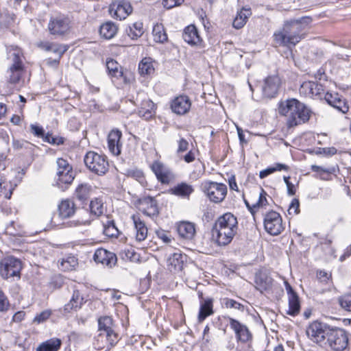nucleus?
I'll return each instance as SVG.
<instances>
[{
	"instance_id": "f3484780",
	"label": "nucleus",
	"mask_w": 351,
	"mask_h": 351,
	"mask_svg": "<svg viewBox=\"0 0 351 351\" xmlns=\"http://www.w3.org/2000/svg\"><path fill=\"white\" fill-rule=\"evenodd\" d=\"M285 286L288 295L289 309L287 313L291 316H296L300 311V304L297 293L287 281H285Z\"/></svg>"
},
{
	"instance_id": "a878e982",
	"label": "nucleus",
	"mask_w": 351,
	"mask_h": 351,
	"mask_svg": "<svg viewBox=\"0 0 351 351\" xmlns=\"http://www.w3.org/2000/svg\"><path fill=\"white\" fill-rule=\"evenodd\" d=\"M106 67L108 71V74L113 78L120 80L123 83H128V80L125 74L119 64L113 60H110L106 62Z\"/></svg>"
},
{
	"instance_id": "864d4df0",
	"label": "nucleus",
	"mask_w": 351,
	"mask_h": 351,
	"mask_svg": "<svg viewBox=\"0 0 351 351\" xmlns=\"http://www.w3.org/2000/svg\"><path fill=\"white\" fill-rule=\"evenodd\" d=\"M107 341L111 346H114L119 341L118 335L114 331V330H109L105 332Z\"/></svg>"
},
{
	"instance_id": "4c0bfd02",
	"label": "nucleus",
	"mask_w": 351,
	"mask_h": 351,
	"mask_svg": "<svg viewBox=\"0 0 351 351\" xmlns=\"http://www.w3.org/2000/svg\"><path fill=\"white\" fill-rule=\"evenodd\" d=\"M128 35L133 40L141 37L143 33V25L141 21H137L129 26L126 30Z\"/></svg>"
},
{
	"instance_id": "0eeeda50",
	"label": "nucleus",
	"mask_w": 351,
	"mask_h": 351,
	"mask_svg": "<svg viewBox=\"0 0 351 351\" xmlns=\"http://www.w3.org/2000/svg\"><path fill=\"white\" fill-rule=\"evenodd\" d=\"M56 184L58 187L62 188L63 184H71L75 176L73 167L69 162L62 158L57 159Z\"/></svg>"
},
{
	"instance_id": "1a4fd4ad",
	"label": "nucleus",
	"mask_w": 351,
	"mask_h": 351,
	"mask_svg": "<svg viewBox=\"0 0 351 351\" xmlns=\"http://www.w3.org/2000/svg\"><path fill=\"white\" fill-rule=\"evenodd\" d=\"M330 328V327L324 323L314 321L307 326L306 333L313 342L324 343L326 341Z\"/></svg>"
},
{
	"instance_id": "680f3d73",
	"label": "nucleus",
	"mask_w": 351,
	"mask_h": 351,
	"mask_svg": "<svg viewBox=\"0 0 351 351\" xmlns=\"http://www.w3.org/2000/svg\"><path fill=\"white\" fill-rule=\"evenodd\" d=\"M266 192L264 190H262V191L259 194V197L258 202L253 205L254 208L256 207H261L266 205L267 204V200L266 198Z\"/></svg>"
},
{
	"instance_id": "c03bdc74",
	"label": "nucleus",
	"mask_w": 351,
	"mask_h": 351,
	"mask_svg": "<svg viewBox=\"0 0 351 351\" xmlns=\"http://www.w3.org/2000/svg\"><path fill=\"white\" fill-rule=\"evenodd\" d=\"M138 70L141 75H150L154 73V68L150 58H143L138 65Z\"/></svg>"
},
{
	"instance_id": "de8ad7c7",
	"label": "nucleus",
	"mask_w": 351,
	"mask_h": 351,
	"mask_svg": "<svg viewBox=\"0 0 351 351\" xmlns=\"http://www.w3.org/2000/svg\"><path fill=\"white\" fill-rule=\"evenodd\" d=\"M99 330L106 332L112 330V319L110 316H104L98 319Z\"/></svg>"
},
{
	"instance_id": "e433bc0d",
	"label": "nucleus",
	"mask_w": 351,
	"mask_h": 351,
	"mask_svg": "<svg viewBox=\"0 0 351 351\" xmlns=\"http://www.w3.org/2000/svg\"><path fill=\"white\" fill-rule=\"evenodd\" d=\"M61 346L59 339H51L41 344L36 348V351H58Z\"/></svg>"
},
{
	"instance_id": "393cba45",
	"label": "nucleus",
	"mask_w": 351,
	"mask_h": 351,
	"mask_svg": "<svg viewBox=\"0 0 351 351\" xmlns=\"http://www.w3.org/2000/svg\"><path fill=\"white\" fill-rule=\"evenodd\" d=\"M38 47L46 51H51L53 53L58 55V59L68 50L66 45H60L56 43H51L48 41L40 42L38 44ZM56 63L59 62V60H54Z\"/></svg>"
},
{
	"instance_id": "0e129e2a",
	"label": "nucleus",
	"mask_w": 351,
	"mask_h": 351,
	"mask_svg": "<svg viewBox=\"0 0 351 351\" xmlns=\"http://www.w3.org/2000/svg\"><path fill=\"white\" fill-rule=\"evenodd\" d=\"M311 169L314 172L326 173L328 174H331L335 172V168L333 167L326 169L316 165H311Z\"/></svg>"
},
{
	"instance_id": "423d86ee",
	"label": "nucleus",
	"mask_w": 351,
	"mask_h": 351,
	"mask_svg": "<svg viewBox=\"0 0 351 351\" xmlns=\"http://www.w3.org/2000/svg\"><path fill=\"white\" fill-rule=\"evenodd\" d=\"M326 341L328 346L334 351H343L348 344V337L346 331L339 328H331L328 332Z\"/></svg>"
},
{
	"instance_id": "f03ea898",
	"label": "nucleus",
	"mask_w": 351,
	"mask_h": 351,
	"mask_svg": "<svg viewBox=\"0 0 351 351\" xmlns=\"http://www.w3.org/2000/svg\"><path fill=\"white\" fill-rule=\"evenodd\" d=\"M238 228L237 217L226 213L216 220L212 229L213 237L219 246H226L231 243Z\"/></svg>"
},
{
	"instance_id": "9b49d317",
	"label": "nucleus",
	"mask_w": 351,
	"mask_h": 351,
	"mask_svg": "<svg viewBox=\"0 0 351 351\" xmlns=\"http://www.w3.org/2000/svg\"><path fill=\"white\" fill-rule=\"evenodd\" d=\"M203 190L209 199L214 203L221 202L227 194L226 186L215 182L204 183Z\"/></svg>"
},
{
	"instance_id": "79ce46f5",
	"label": "nucleus",
	"mask_w": 351,
	"mask_h": 351,
	"mask_svg": "<svg viewBox=\"0 0 351 351\" xmlns=\"http://www.w3.org/2000/svg\"><path fill=\"white\" fill-rule=\"evenodd\" d=\"M289 167L288 165L282 164V163H276L272 167H269L267 169L262 170L259 173V177L261 178H264L269 175L276 172V171H289Z\"/></svg>"
},
{
	"instance_id": "a211bd4d",
	"label": "nucleus",
	"mask_w": 351,
	"mask_h": 351,
	"mask_svg": "<svg viewBox=\"0 0 351 351\" xmlns=\"http://www.w3.org/2000/svg\"><path fill=\"white\" fill-rule=\"evenodd\" d=\"M228 319L230 328L234 331L236 337L239 341L243 343H246L251 340L252 334L245 325L232 317H228Z\"/></svg>"
},
{
	"instance_id": "2f4dec72",
	"label": "nucleus",
	"mask_w": 351,
	"mask_h": 351,
	"mask_svg": "<svg viewBox=\"0 0 351 351\" xmlns=\"http://www.w3.org/2000/svg\"><path fill=\"white\" fill-rule=\"evenodd\" d=\"M93 191V188L91 185L87 183H82L76 188L75 195L78 200L84 202L91 195Z\"/></svg>"
},
{
	"instance_id": "f704fd0d",
	"label": "nucleus",
	"mask_w": 351,
	"mask_h": 351,
	"mask_svg": "<svg viewBox=\"0 0 351 351\" xmlns=\"http://www.w3.org/2000/svg\"><path fill=\"white\" fill-rule=\"evenodd\" d=\"M255 282L257 285V289L263 293L264 291L271 289L273 280L265 274H260L256 276Z\"/></svg>"
},
{
	"instance_id": "2eb2a0df",
	"label": "nucleus",
	"mask_w": 351,
	"mask_h": 351,
	"mask_svg": "<svg viewBox=\"0 0 351 351\" xmlns=\"http://www.w3.org/2000/svg\"><path fill=\"white\" fill-rule=\"evenodd\" d=\"M150 169L155 174L158 182L162 184H168L175 178L172 171L159 160L154 161L150 165Z\"/></svg>"
},
{
	"instance_id": "9d476101",
	"label": "nucleus",
	"mask_w": 351,
	"mask_h": 351,
	"mask_svg": "<svg viewBox=\"0 0 351 351\" xmlns=\"http://www.w3.org/2000/svg\"><path fill=\"white\" fill-rule=\"evenodd\" d=\"M21 267L19 259L13 256L5 257L0 262V275L5 279L14 276L19 278Z\"/></svg>"
},
{
	"instance_id": "052dcab7",
	"label": "nucleus",
	"mask_w": 351,
	"mask_h": 351,
	"mask_svg": "<svg viewBox=\"0 0 351 351\" xmlns=\"http://www.w3.org/2000/svg\"><path fill=\"white\" fill-rule=\"evenodd\" d=\"M91 221L89 219L84 220V219H77L69 221L67 224L69 227H78L81 226H87L90 224Z\"/></svg>"
},
{
	"instance_id": "c85d7f7f",
	"label": "nucleus",
	"mask_w": 351,
	"mask_h": 351,
	"mask_svg": "<svg viewBox=\"0 0 351 351\" xmlns=\"http://www.w3.org/2000/svg\"><path fill=\"white\" fill-rule=\"evenodd\" d=\"M84 298L78 290H74L69 302L64 306V314L71 313L72 311H77L83 304Z\"/></svg>"
},
{
	"instance_id": "a19ab883",
	"label": "nucleus",
	"mask_w": 351,
	"mask_h": 351,
	"mask_svg": "<svg viewBox=\"0 0 351 351\" xmlns=\"http://www.w3.org/2000/svg\"><path fill=\"white\" fill-rule=\"evenodd\" d=\"M106 219V221H103L104 234L108 237H117L119 231L115 226L114 220H110L108 217Z\"/></svg>"
},
{
	"instance_id": "7c9ffc66",
	"label": "nucleus",
	"mask_w": 351,
	"mask_h": 351,
	"mask_svg": "<svg viewBox=\"0 0 351 351\" xmlns=\"http://www.w3.org/2000/svg\"><path fill=\"white\" fill-rule=\"evenodd\" d=\"M213 313V299L212 298H207L205 300L199 301V311L197 317L199 322H202Z\"/></svg>"
},
{
	"instance_id": "5701e85b",
	"label": "nucleus",
	"mask_w": 351,
	"mask_h": 351,
	"mask_svg": "<svg viewBox=\"0 0 351 351\" xmlns=\"http://www.w3.org/2000/svg\"><path fill=\"white\" fill-rule=\"evenodd\" d=\"M182 37L184 41L191 46L202 47V39L199 35L196 27L193 25L185 27Z\"/></svg>"
},
{
	"instance_id": "bb28decb",
	"label": "nucleus",
	"mask_w": 351,
	"mask_h": 351,
	"mask_svg": "<svg viewBox=\"0 0 351 351\" xmlns=\"http://www.w3.org/2000/svg\"><path fill=\"white\" fill-rule=\"evenodd\" d=\"M132 219L136 230V241L141 242L147 237V228L144 221H143L138 215H133L132 216Z\"/></svg>"
},
{
	"instance_id": "6e6552de",
	"label": "nucleus",
	"mask_w": 351,
	"mask_h": 351,
	"mask_svg": "<svg viewBox=\"0 0 351 351\" xmlns=\"http://www.w3.org/2000/svg\"><path fill=\"white\" fill-rule=\"evenodd\" d=\"M48 30L54 37H61L67 34L71 29V21L67 16L51 17L49 21Z\"/></svg>"
},
{
	"instance_id": "5fc2aeb1",
	"label": "nucleus",
	"mask_w": 351,
	"mask_h": 351,
	"mask_svg": "<svg viewBox=\"0 0 351 351\" xmlns=\"http://www.w3.org/2000/svg\"><path fill=\"white\" fill-rule=\"evenodd\" d=\"M129 176L135 178L140 182H143L145 180L143 172L139 169H131L128 172Z\"/></svg>"
},
{
	"instance_id": "a18cd8bd",
	"label": "nucleus",
	"mask_w": 351,
	"mask_h": 351,
	"mask_svg": "<svg viewBox=\"0 0 351 351\" xmlns=\"http://www.w3.org/2000/svg\"><path fill=\"white\" fill-rule=\"evenodd\" d=\"M14 21V14L7 10L0 12V27L8 28Z\"/></svg>"
},
{
	"instance_id": "bf43d9fd",
	"label": "nucleus",
	"mask_w": 351,
	"mask_h": 351,
	"mask_svg": "<svg viewBox=\"0 0 351 351\" xmlns=\"http://www.w3.org/2000/svg\"><path fill=\"white\" fill-rule=\"evenodd\" d=\"M183 2L184 0H162V4L167 9L180 5Z\"/></svg>"
},
{
	"instance_id": "37998d69",
	"label": "nucleus",
	"mask_w": 351,
	"mask_h": 351,
	"mask_svg": "<svg viewBox=\"0 0 351 351\" xmlns=\"http://www.w3.org/2000/svg\"><path fill=\"white\" fill-rule=\"evenodd\" d=\"M142 105L147 106V108L145 109L142 106L138 111L139 116L143 117L145 119H149L152 117L155 113L154 104L151 100L148 99L144 101Z\"/></svg>"
},
{
	"instance_id": "774afa93",
	"label": "nucleus",
	"mask_w": 351,
	"mask_h": 351,
	"mask_svg": "<svg viewBox=\"0 0 351 351\" xmlns=\"http://www.w3.org/2000/svg\"><path fill=\"white\" fill-rule=\"evenodd\" d=\"M5 185H7L6 183L3 181L2 178H0V196L3 195L5 197L10 199L12 191H10L9 193L7 192L5 189Z\"/></svg>"
},
{
	"instance_id": "aec40b11",
	"label": "nucleus",
	"mask_w": 351,
	"mask_h": 351,
	"mask_svg": "<svg viewBox=\"0 0 351 351\" xmlns=\"http://www.w3.org/2000/svg\"><path fill=\"white\" fill-rule=\"evenodd\" d=\"M93 260L97 263H101L103 265L112 267L116 264L117 258L114 253L104 248H99L94 253Z\"/></svg>"
},
{
	"instance_id": "13d9d810",
	"label": "nucleus",
	"mask_w": 351,
	"mask_h": 351,
	"mask_svg": "<svg viewBox=\"0 0 351 351\" xmlns=\"http://www.w3.org/2000/svg\"><path fill=\"white\" fill-rule=\"evenodd\" d=\"M31 132L36 137L43 138L44 137V130L42 127L36 124L30 125Z\"/></svg>"
},
{
	"instance_id": "72a5a7b5",
	"label": "nucleus",
	"mask_w": 351,
	"mask_h": 351,
	"mask_svg": "<svg viewBox=\"0 0 351 351\" xmlns=\"http://www.w3.org/2000/svg\"><path fill=\"white\" fill-rule=\"evenodd\" d=\"M251 15L250 9L242 8L237 12L236 17L233 21V27L236 29H240L246 23L248 17Z\"/></svg>"
},
{
	"instance_id": "c9c22d12",
	"label": "nucleus",
	"mask_w": 351,
	"mask_h": 351,
	"mask_svg": "<svg viewBox=\"0 0 351 351\" xmlns=\"http://www.w3.org/2000/svg\"><path fill=\"white\" fill-rule=\"evenodd\" d=\"M172 193L182 197H189L193 192L191 185L182 182L174 186L172 189Z\"/></svg>"
},
{
	"instance_id": "3c124183",
	"label": "nucleus",
	"mask_w": 351,
	"mask_h": 351,
	"mask_svg": "<svg viewBox=\"0 0 351 351\" xmlns=\"http://www.w3.org/2000/svg\"><path fill=\"white\" fill-rule=\"evenodd\" d=\"M52 311L49 309H46L40 313H38L34 318L33 322L36 324H40L47 320L51 315Z\"/></svg>"
},
{
	"instance_id": "69168bd1",
	"label": "nucleus",
	"mask_w": 351,
	"mask_h": 351,
	"mask_svg": "<svg viewBox=\"0 0 351 351\" xmlns=\"http://www.w3.org/2000/svg\"><path fill=\"white\" fill-rule=\"evenodd\" d=\"M289 176H284L283 180L287 185L288 195L292 196L295 194V189L294 184L289 181Z\"/></svg>"
},
{
	"instance_id": "ddd939ff",
	"label": "nucleus",
	"mask_w": 351,
	"mask_h": 351,
	"mask_svg": "<svg viewBox=\"0 0 351 351\" xmlns=\"http://www.w3.org/2000/svg\"><path fill=\"white\" fill-rule=\"evenodd\" d=\"M327 90L325 84L318 82H304L300 88V93L310 98H321V96Z\"/></svg>"
},
{
	"instance_id": "412c9836",
	"label": "nucleus",
	"mask_w": 351,
	"mask_h": 351,
	"mask_svg": "<svg viewBox=\"0 0 351 351\" xmlns=\"http://www.w3.org/2000/svg\"><path fill=\"white\" fill-rule=\"evenodd\" d=\"M186 258V256L178 251L171 254L167 259L168 270L174 274L181 271Z\"/></svg>"
},
{
	"instance_id": "4d7b16f0",
	"label": "nucleus",
	"mask_w": 351,
	"mask_h": 351,
	"mask_svg": "<svg viewBox=\"0 0 351 351\" xmlns=\"http://www.w3.org/2000/svg\"><path fill=\"white\" fill-rule=\"evenodd\" d=\"M300 202L298 199H293L289 207V215L294 214L297 215L300 213Z\"/></svg>"
},
{
	"instance_id": "603ef678",
	"label": "nucleus",
	"mask_w": 351,
	"mask_h": 351,
	"mask_svg": "<svg viewBox=\"0 0 351 351\" xmlns=\"http://www.w3.org/2000/svg\"><path fill=\"white\" fill-rule=\"evenodd\" d=\"M10 303L4 293L0 290V312H5L8 310Z\"/></svg>"
},
{
	"instance_id": "c756f323",
	"label": "nucleus",
	"mask_w": 351,
	"mask_h": 351,
	"mask_svg": "<svg viewBox=\"0 0 351 351\" xmlns=\"http://www.w3.org/2000/svg\"><path fill=\"white\" fill-rule=\"evenodd\" d=\"M76 211V206L73 201L66 199L58 205V214L62 219L71 217Z\"/></svg>"
},
{
	"instance_id": "473e14b6",
	"label": "nucleus",
	"mask_w": 351,
	"mask_h": 351,
	"mask_svg": "<svg viewBox=\"0 0 351 351\" xmlns=\"http://www.w3.org/2000/svg\"><path fill=\"white\" fill-rule=\"evenodd\" d=\"M117 29L118 28L114 23L108 21L101 25L99 33L106 39H111L116 35Z\"/></svg>"
},
{
	"instance_id": "f8f14e48",
	"label": "nucleus",
	"mask_w": 351,
	"mask_h": 351,
	"mask_svg": "<svg viewBox=\"0 0 351 351\" xmlns=\"http://www.w3.org/2000/svg\"><path fill=\"white\" fill-rule=\"evenodd\" d=\"M264 226L265 230L274 236L280 234L285 228L281 216L276 211H270L265 215Z\"/></svg>"
},
{
	"instance_id": "ea45409f",
	"label": "nucleus",
	"mask_w": 351,
	"mask_h": 351,
	"mask_svg": "<svg viewBox=\"0 0 351 351\" xmlns=\"http://www.w3.org/2000/svg\"><path fill=\"white\" fill-rule=\"evenodd\" d=\"M89 207L91 215H94L96 217L101 216L105 210L102 199L97 197L90 201Z\"/></svg>"
},
{
	"instance_id": "20e7f679",
	"label": "nucleus",
	"mask_w": 351,
	"mask_h": 351,
	"mask_svg": "<svg viewBox=\"0 0 351 351\" xmlns=\"http://www.w3.org/2000/svg\"><path fill=\"white\" fill-rule=\"evenodd\" d=\"M8 58L11 60L12 64L8 70V82L16 84L19 82L24 72L23 63V53L17 47H10L8 49Z\"/></svg>"
},
{
	"instance_id": "e2e57ef3",
	"label": "nucleus",
	"mask_w": 351,
	"mask_h": 351,
	"mask_svg": "<svg viewBox=\"0 0 351 351\" xmlns=\"http://www.w3.org/2000/svg\"><path fill=\"white\" fill-rule=\"evenodd\" d=\"M340 96L337 93H330L329 92H326L324 95V99L326 102L330 105L332 106L334 103L339 99Z\"/></svg>"
},
{
	"instance_id": "49530a36",
	"label": "nucleus",
	"mask_w": 351,
	"mask_h": 351,
	"mask_svg": "<svg viewBox=\"0 0 351 351\" xmlns=\"http://www.w3.org/2000/svg\"><path fill=\"white\" fill-rule=\"evenodd\" d=\"M77 265V259L73 256L63 258L60 261L61 269L64 271L72 270Z\"/></svg>"
},
{
	"instance_id": "4be33fe9",
	"label": "nucleus",
	"mask_w": 351,
	"mask_h": 351,
	"mask_svg": "<svg viewBox=\"0 0 351 351\" xmlns=\"http://www.w3.org/2000/svg\"><path fill=\"white\" fill-rule=\"evenodd\" d=\"M121 137L122 132L118 129L112 130L108 135V147L110 152L114 156H119L121 154Z\"/></svg>"
},
{
	"instance_id": "8fccbe9b",
	"label": "nucleus",
	"mask_w": 351,
	"mask_h": 351,
	"mask_svg": "<svg viewBox=\"0 0 351 351\" xmlns=\"http://www.w3.org/2000/svg\"><path fill=\"white\" fill-rule=\"evenodd\" d=\"M332 106L343 114L346 113L349 110V106L347 102L344 99H342L341 96Z\"/></svg>"
},
{
	"instance_id": "7ed1b4c3",
	"label": "nucleus",
	"mask_w": 351,
	"mask_h": 351,
	"mask_svg": "<svg viewBox=\"0 0 351 351\" xmlns=\"http://www.w3.org/2000/svg\"><path fill=\"white\" fill-rule=\"evenodd\" d=\"M279 113L286 117L287 125L292 128L308 121L311 110L296 99H287L279 106Z\"/></svg>"
},
{
	"instance_id": "b1692460",
	"label": "nucleus",
	"mask_w": 351,
	"mask_h": 351,
	"mask_svg": "<svg viewBox=\"0 0 351 351\" xmlns=\"http://www.w3.org/2000/svg\"><path fill=\"white\" fill-rule=\"evenodd\" d=\"M279 85L280 78L278 76L274 75L267 77L262 88L263 95L268 98L274 97L278 93Z\"/></svg>"
},
{
	"instance_id": "f257e3e1",
	"label": "nucleus",
	"mask_w": 351,
	"mask_h": 351,
	"mask_svg": "<svg viewBox=\"0 0 351 351\" xmlns=\"http://www.w3.org/2000/svg\"><path fill=\"white\" fill-rule=\"evenodd\" d=\"M311 19L303 16L285 21L282 28L275 32L274 40L280 46L292 47L304 37V30L311 23Z\"/></svg>"
},
{
	"instance_id": "58836bf2",
	"label": "nucleus",
	"mask_w": 351,
	"mask_h": 351,
	"mask_svg": "<svg viewBox=\"0 0 351 351\" xmlns=\"http://www.w3.org/2000/svg\"><path fill=\"white\" fill-rule=\"evenodd\" d=\"M152 34L155 42L163 43L167 40V35L163 25L160 23L156 24L152 30Z\"/></svg>"
},
{
	"instance_id": "6ab92c4d",
	"label": "nucleus",
	"mask_w": 351,
	"mask_h": 351,
	"mask_svg": "<svg viewBox=\"0 0 351 351\" xmlns=\"http://www.w3.org/2000/svg\"><path fill=\"white\" fill-rule=\"evenodd\" d=\"M139 210L149 217L158 216L159 214L157 201L152 197H145L139 201Z\"/></svg>"
},
{
	"instance_id": "39448f33",
	"label": "nucleus",
	"mask_w": 351,
	"mask_h": 351,
	"mask_svg": "<svg viewBox=\"0 0 351 351\" xmlns=\"http://www.w3.org/2000/svg\"><path fill=\"white\" fill-rule=\"evenodd\" d=\"M84 160L86 167L99 176L104 175L108 170V161L104 155L88 152L85 155Z\"/></svg>"
},
{
	"instance_id": "dca6fc26",
	"label": "nucleus",
	"mask_w": 351,
	"mask_h": 351,
	"mask_svg": "<svg viewBox=\"0 0 351 351\" xmlns=\"http://www.w3.org/2000/svg\"><path fill=\"white\" fill-rule=\"evenodd\" d=\"M191 107V100L186 95H180L171 100L170 108L172 112L178 115L188 113Z\"/></svg>"
},
{
	"instance_id": "4468645a",
	"label": "nucleus",
	"mask_w": 351,
	"mask_h": 351,
	"mask_svg": "<svg viewBox=\"0 0 351 351\" xmlns=\"http://www.w3.org/2000/svg\"><path fill=\"white\" fill-rule=\"evenodd\" d=\"M132 11V6L127 0H116L110 4L109 8L111 16L120 21L125 19Z\"/></svg>"
},
{
	"instance_id": "338daca9",
	"label": "nucleus",
	"mask_w": 351,
	"mask_h": 351,
	"mask_svg": "<svg viewBox=\"0 0 351 351\" xmlns=\"http://www.w3.org/2000/svg\"><path fill=\"white\" fill-rule=\"evenodd\" d=\"M178 149H177L178 154L186 152L189 148V143L184 138H181L178 141Z\"/></svg>"
},
{
	"instance_id": "09e8293b",
	"label": "nucleus",
	"mask_w": 351,
	"mask_h": 351,
	"mask_svg": "<svg viewBox=\"0 0 351 351\" xmlns=\"http://www.w3.org/2000/svg\"><path fill=\"white\" fill-rule=\"evenodd\" d=\"M339 305L347 311H351V293L345 294L339 298Z\"/></svg>"
},
{
	"instance_id": "6e6d98bb",
	"label": "nucleus",
	"mask_w": 351,
	"mask_h": 351,
	"mask_svg": "<svg viewBox=\"0 0 351 351\" xmlns=\"http://www.w3.org/2000/svg\"><path fill=\"white\" fill-rule=\"evenodd\" d=\"M31 146H33V145L25 141H20L16 139H13L12 141V147L14 149H21L23 148L27 149Z\"/></svg>"
},
{
	"instance_id": "cd10ccee",
	"label": "nucleus",
	"mask_w": 351,
	"mask_h": 351,
	"mask_svg": "<svg viewBox=\"0 0 351 351\" xmlns=\"http://www.w3.org/2000/svg\"><path fill=\"white\" fill-rule=\"evenodd\" d=\"M177 232L182 238L191 240L196 232L195 223L189 221H181L177 226Z\"/></svg>"
}]
</instances>
